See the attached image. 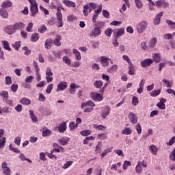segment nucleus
Wrapping results in <instances>:
<instances>
[{"instance_id": "obj_47", "label": "nucleus", "mask_w": 175, "mask_h": 175, "mask_svg": "<svg viewBox=\"0 0 175 175\" xmlns=\"http://www.w3.org/2000/svg\"><path fill=\"white\" fill-rule=\"evenodd\" d=\"M68 142H69V140L65 138L58 140V142L59 143V144H61V146H66V144H68Z\"/></svg>"}, {"instance_id": "obj_27", "label": "nucleus", "mask_w": 175, "mask_h": 175, "mask_svg": "<svg viewBox=\"0 0 175 175\" xmlns=\"http://www.w3.org/2000/svg\"><path fill=\"white\" fill-rule=\"evenodd\" d=\"M149 150L150 151V152L153 154V155H157V152H158V148H157V146H154V145H150L149 146Z\"/></svg>"}, {"instance_id": "obj_51", "label": "nucleus", "mask_w": 175, "mask_h": 175, "mask_svg": "<svg viewBox=\"0 0 175 175\" xmlns=\"http://www.w3.org/2000/svg\"><path fill=\"white\" fill-rule=\"evenodd\" d=\"M6 144V137H3L0 139V148H3Z\"/></svg>"}, {"instance_id": "obj_37", "label": "nucleus", "mask_w": 175, "mask_h": 175, "mask_svg": "<svg viewBox=\"0 0 175 175\" xmlns=\"http://www.w3.org/2000/svg\"><path fill=\"white\" fill-rule=\"evenodd\" d=\"M77 126H79L77 125V124L75 123V122H71L69 124V128H70V131H75V129H76L77 128Z\"/></svg>"}, {"instance_id": "obj_14", "label": "nucleus", "mask_w": 175, "mask_h": 175, "mask_svg": "<svg viewBox=\"0 0 175 175\" xmlns=\"http://www.w3.org/2000/svg\"><path fill=\"white\" fill-rule=\"evenodd\" d=\"M87 106H90V107H95L96 105H95V103H94V101L92 100H88L86 103H83L81 105V107L82 109H84V107H87Z\"/></svg>"}, {"instance_id": "obj_21", "label": "nucleus", "mask_w": 175, "mask_h": 175, "mask_svg": "<svg viewBox=\"0 0 175 175\" xmlns=\"http://www.w3.org/2000/svg\"><path fill=\"white\" fill-rule=\"evenodd\" d=\"M0 96L3 97V100H8L9 99V92L6 90H3L0 92Z\"/></svg>"}, {"instance_id": "obj_52", "label": "nucleus", "mask_w": 175, "mask_h": 175, "mask_svg": "<svg viewBox=\"0 0 175 175\" xmlns=\"http://www.w3.org/2000/svg\"><path fill=\"white\" fill-rule=\"evenodd\" d=\"M101 150H102V142H98V144L96 146L95 152L100 153Z\"/></svg>"}, {"instance_id": "obj_49", "label": "nucleus", "mask_w": 175, "mask_h": 175, "mask_svg": "<svg viewBox=\"0 0 175 175\" xmlns=\"http://www.w3.org/2000/svg\"><path fill=\"white\" fill-rule=\"evenodd\" d=\"M111 150L112 148H107L105 149L103 153L101 154V157L102 158H105V157H106V155H107V154H109V152H111Z\"/></svg>"}, {"instance_id": "obj_11", "label": "nucleus", "mask_w": 175, "mask_h": 175, "mask_svg": "<svg viewBox=\"0 0 175 175\" xmlns=\"http://www.w3.org/2000/svg\"><path fill=\"white\" fill-rule=\"evenodd\" d=\"M23 28H25V25L23 22H18L14 25V29L16 31H20L21 29H23Z\"/></svg>"}, {"instance_id": "obj_7", "label": "nucleus", "mask_w": 175, "mask_h": 175, "mask_svg": "<svg viewBox=\"0 0 175 175\" xmlns=\"http://www.w3.org/2000/svg\"><path fill=\"white\" fill-rule=\"evenodd\" d=\"M153 63L152 59H146L140 62L141 66L142 68H147L152 65Z\"/></svg>"}, {"instance_id": "obj_6", "label": "nucleus", "mask_w": 175, "mask_h": 175, "mask_svg": "<svg viewBox=\"0 0 175 175\" xmlns=\"http://www.w3.org/2000/svg\"><path fill=\"white\" fill-rule=\"evenodd\" d=\"M53 75V71H51V68H50V67H48L46 71V79L47 83H51V81H53V80L54 79L53 77H51Z\"/></svg>"}, {"instance_id": "obj_46", "label": "nucleus", "mask_w": 175, "mask_h": 175, "mask_svg": "<svg viewBox=\"0 0 175 175\" xmlns=\"http://www.w3.org/2000/svg\"><path fill=\"white\" fill-rule=\"evenodd\" d=\"M135 6H136V8H137V9H142L143 8V3H142V1L135 0Z\"/></svg>"}, {"instance_id": "obj_24", "label": "nucleus", "mask_w": 175, "mask_h": 175, "mask_svg": "<svg viewBox=\"0 0 175 175\" xmlns=\"http://www.w3.org/2000/svg\"><path fill=\"white\" fill-rule=\"evenodd\" d=\"M61 36L57 35L55 37L54 41H53V44H55V46H57V47H59V46H61Z\"/></svg>"}, {"instance_id": "obj_53", "label": "nucleus", "mask_w": 175, "mask_h": 175, "mask_svg": "<svg viewBox=\"0 0 175 175\" xmlns=\"http://www.w3.org/2000/svg\"><path fill=\"white\" fill-rule=\"evenodd\" d=\"M136 173L140 174L142 173V166L140 165V161H139L135 167Z\"/></svg>"}, {"instance_id": "obj_17", "label": "nucleus", "mask_w": 175, "mask_h": 175, "mask_svg": "<svg viewBox=\"0 0 175 175\" xmlns=\"http://www.w3.org/2000/svg\"><path fill=\"white\" fill-rule=\"evenodd\" d=\"M63 3L68 8H76V3L69 0H64Z\"/></svg>"}, {"instance_id": "obj_23", "label": "nucleus", "mask_w": 175, "mask_h": 175, "mask_svg": "<svg viewBox=\"0 0 175 175\" xmlns=\"http://www.w3.org/2000/svg\"><path fill=\"white\" fill-rule=\"evenodd\" d=\"M51 44H53V39L48 38L45 41L44 48L49 50L51 49Z\"/></svg>"}, {"instance_id": "obj_33", "label": "nucleus", "mask_w": 175, "mask_h": 175, "mask_svg": "<svg viewBox=\"0 0 175 175\" xmlns=\"http://www.w3.org/2000/svg\"><path fill=\"white\" fill-rule=\"evenodd\" d=\"M39 40V33H34L31 36V42H38Z\"/></svg>"}, {"instance_id": "obj_44", "label": "nucleus", "mask_w": 175, "mask_h": 175, "mask_svg": "<svg viewBox=\"0 0 175 175\" xmlns=\"http://www.w3.org/2000/svg\"><path fill=\"white\" fill-rule=\"evenodd\" d=\"M9 150H10V151H12L13 152H16V154H20L21 152L20 151V150L14 148L13 145L10 144L9 146Z\"/></svg>"}, {"instance_id": "obj_40", "label": "nucleus", "mask_w": 175, "mask_h": 175, "mask_svg": "<svg viewBox=\"0 0 175 175\" xmlns=\"http://www.w3.org/2000/svg\"><path fill=\"white\" fill-rule=\"evenodd\" d=\"M51 133H52L51 130H50V129H46V130H44V131L42 132V136L43 137H46V136H50V135H51Z\"/></svg>"}, {"instance_id": "obj_34", "label": "nucleus", "mask_w": 175, "mask_h": 175, "mask_svg": "<svg viewBox=\"0 0 175 175\" xmlns=\"http://www.w3.org/2000/svg\"><path fill=\"white\" fill-rule=\"evenodd\" d=\"M122 135H132V129L129 127H126L122 131Z\"/></svg>"}, {"instance_id": "obj_1", "label": "nucleus", "mask_w": 175, "mask_h": 175, "mask_svg": "<svg viewBox=\"0 0 175 175\" xmlns=\"http://www.w3.org/2000/svg\"><path fill=\"white\" fill-rule=\"evenodd\" d=\"M30 3V12L31 17H35L39 13V8H38V2L36 0H28Z\"/></svg>"}, {"instance_id": "obj_63", "label": "nucleus", "mask_w": 175, "mask_h": 175, "mask_svg": "<svg viewBox=\"0 0 175 175\" xmlns=\"http://www.w3.org/2000/svg\"><path fill=\"white\" fill-rule=\"evenodd\" d=\"M5 84L7 85H10V84H12V77H10V76L5 77Z\"/></svg>"}, {"instance_id": "obj_5", "label": "nucleus", "mask_w": 175, "mask_h": 175, "mask_svg": "<svg viewBox=\"0 0 175 175\" xmlns=\"http://www.w3.org/2000/svg\"><path fill=\"white\" fill-rule=\"evenodd\" d=\"M102 35V30H100L98 27H94L92 32L90 33V36L92 38H98Z\"/></svg>"}, {"instance_id": "obj_54", "label": "nucleus", "mask_w": 175, "mask_h": 175, "mask_svg": "<svg viewBox=\"0 0 175 175\" xmlns=\"http://www.w3.org/2000/svg\"><path fill=\"white\" fill-rule=\"evenodd\" d=\"M159 94H161V90H153L152 92H150V95L153 97L158 96Z\"/></svg>"}, {"instance_id": "obj_64", "label": "nucleus", "mask_w": 175, "mask_h": 175, "mask_svg": "<svg viewBox=\"0 0 175 175\" xmlns=\"http://www.w3.org/2000/svg\"><path fill=\"white\" fill-rule=\"evenodd\" d=\"M135 129L138 135L142 134V125H140L139 123L135 126Z\"/></svg>"}, {"instance_id": "obj_28", "label": "nucleus", "mask_w": 175, "mask_h": 175, "mask_svg": "<svg viewBox=\"0 0 175 175\" xmlns=\"http://www.w3.org/2000/svg\"><path fill=\"white\" fill-rule=\"evenodd\" d=\"M73 54H75L77 61L81 60V54L80 53V52H79V51H77V49H73Z\"/></svg>"}, {"instance_id": "obj_2", "label": "nucleus", "mask_w": 175, "mask_h": 175, "mask_svg": "<svg viewBox=\"0 0 175 175\" xmlns=\"http://www.w3.org/2000/svg\"><path fill=\"white\" fill-rule=\"evenodd\" d=\"M148 25V23L146 21H142L138 25H137V31L138 33H143L146 29H147V27Z\"/></svg>"}, {"instance_id": "obj_58", "label": "nucleus", "mask_w": 175, "mask_h": 175, "mask_svg": "<svg viewBox=\"0 0 175 175\" xmlns=\"http://www.w3.org/2000/svg\"><path fill=\"white\" fill-rule=\"evenodd\" d=\"M73 164V161H67L63 166V169H68L70 166H72Z\"/></svg>"}, {"instance_id": "obj_38", "label": "nucleus", "mask_w": 175, "mask_h": 175, "mask_svg": "<svg viewBox=\"0 0 175 175\" xmlns=\"http://www.w3.org/2000/svg\"><path fill=\"white\" fill-rule=\"evenodd\" d=\"M93 128H94V129H97V131H103V129H106V127L102 124H93Z\"/></svg>"}, {"instance_id": "obj_20", "label": "nucleus", "mask_w": 175, "mask_h": 175, "mask_svg": "<svg viewBox=\"0 0 175 175\" xmlns=\"http://www.w3.org/2000/svg\"><path fill=\"white\" fill-rule=\"evenodd\" d=\"M100 62H101L103 66H104V67L109 66V59L105 56H102L100 57Z\"/></svg>"}, {"instance_id": "obj_43", "label": "nucleus", "mask_w": 175, "mask_h": 175, "mask_svg": "<svg viewBox=\"0 0 175 175\" xmlns=\"http://www.w3.org/2000/svg\"><path fill=\"white\" fill-rule=\"evenodd\" d=\"M128 69V75H130L131 76H133V75H135L134 66H129Z\"/></svg>"}, {"instance_id": "obj_36", "label": "nucleus", "mask_w": 175, "mask_h": 175, "mask_svg": "<svg viewBox=\"0 0 175 175\" xmlns=\"http://www.w3.org/2000/svg\"><path fill=\"white\" fill-rule=\"evenodd\" d=\"M166 23L167 24H168L170 28H171V29H175V22L170 21L169 19L166 20Z\"/></svg>"}, {"instance_id": "obj_9", "label": "nucleus", "mask_w": 175, "mask_h": 175, "mask_svg": "<svg viewBox=\"0 0 175 175\" xmlns=\"http://www.w3.org/2000/svg\"><path fill=\"white\" fill-rule=\"evenodd\" d=\"M129 118L131 124H137V116L136 114L131 112L129 115Z\"/></svg>"}, {"instance_id": "obj_62", "label": "nucleus", "mask_w": 175, "mask_h": 175, "mask_svg": "<svg viewBox=\"0 0 175 175\" xmlns=\"http://www.w3.org/2000/svg\"><path fill=\"white\" fill-rule=\"evenodd\" d=\"M157 44V38H152L150 42V47H155Z\"/></svg>"}, {"instance_id": "obj_13", "label": "nucleus", "mask_w": 175, "mask_h": 175, "mask_svg": "<svg viewBox=\"0 0 175 175\" xmlns=\"http://www.w3.org/2000/svg\"><path fill=\"white\" fill-rule=\"evenodd\" d=\"M163 16V12H161L159 14L156 15L155 19H154V24L155 25H159L161 23V18H162V16Z\"/></svg>"}, {"instance_id": "obj_22", "label": "nucleus", "mask_w": 175, "mask_h": 175, "mask_svg": "<svg viewBox=\"0 0 175 175\" xmlns=\"http://www.w3.org/2000/svg\"><path fill=\"white\" fill-rule=\"evenodd\" d=\"M20 103L28 106L29 105H31V99L27 98V97H23L20 100Z\"/></svg>"}, {"instance_id": "obj_25", "label": "nucleus", "mask_w": 175, "mask_h": 175, "mask_svg": "<svg viewBox=\"0 0 175 175\" xmlns=\"http://www.w3.org/2000/svg\"><path fill=\"white\" fill-rule=\"evenodd\" d=\"M0 16L3 17V18H8L9 17V14L6 10L0 9Z\"/></svg>"}, {"instance_id": "obj_31", "label": "nucleus", "mask_w": 175, "mask_h": 175, "mask_svg": "<svg viewBox=\"0 0 175 175\" xmlns=\"http://www.w3.org/2000/svg\"><path fill=\"white\" fill-rule=\"evenodd\" d=\"M57 12L56 13L57 18L58 21H62V13L61 12V8H57Z\"/></svg>"}, {"instance_id": "obj_42", "label": "nucleus", "mask_w": 175, "mask_h": 175, "mask_svg": "<svg viewBox=\"0 0 175 175\" xmlns=\"http://www.w3.org/2000/svg\"><path fill=\"white\" fill-rule=\"evenodd\" d=\"M118 69V66L114 64V65H113L111 68H109L108 69V72H109V73H113V72L117 71Z\"/></svg>"}, {"instance_id": "obj_48", "label": "nucleus", "mask_w": 175, "mask_h": 175, "mask_svg": "<svg viewBox=\"0 0 175 175\" xmlns=\"http://www.w3.org/2000/svg\"><path fill=\"white\" fill-rule=\"evenodd\" d=\"M38 31L40 32V33H44V32L47 31V27L46 25H42L38 29Z\"/></svg>"}, {"instance_id": "obj_50", "label": "nucleus", "mask_w": 175, "mask_h": 175, "mask_svg": "<svg viewBox=\"0 0 175 175\" xmlns=\"http://www.w3.org/2000/svg\"><path fill=\"white\" fill-rule=\"evenodd\" d=\"M53 88H54V85L53 83L48 85L46 90V94H51V91L53 90Z\"/></svg>"}, {"instance_id": "obj_60", "label": "nucleus", "mask_w": 175, "mask_h": 175, "mask_svg": "<svg viewBox=\"0 0 175 175\" xmlns=\"http://www.w3.org/2000/svg\"><path fill=\"white\" fill-rule=\"evenodd\" d=\"M23 50H25V55H31V53H32V51L30 49H28L27 46H24L23 48Z\"/></svg>"}, {"instance_id": "obj_35", "label": "nucleus", "mask_w": 175, "mask_h": 175, "mask_svg": "<svg viewBox=\"0 0 175 175\" xmlns=\"http://www.w3.org/2000/svg\"><path fill=\"white\" fill-rule=\"evenodd\" d=\"M167 3H165V0H159L156 2V6L157 8H162V6H166Z\"/></svg>"}, {"instance_id": "obj_30", "label": "nucleus", "mask_w": 175, "mask_h": 175, "mask_svg": "<svg viewBox=\"0 0 175 175\" xmlns=\"http://www.w3.org/2000/svg\"><path fill=\"white\" fill-rule=\"evenodd\" d=\"M29 116L31 118V120L33 122H38V118L36 117V116H35V114L33 113V111L32 110H29Z\"/></svg>"}, {"instance_id": "obj_26", "label": "nucleus", "mask_w": 175, "mask_h": 175, "mask_svg": "<svg viewBox=\"0 0 175 175\" xmlns=\"http://www.w3.org/2000/svg\"><path fill=\"white\" fill-rule=\"evenodd\" d=\"M12 2L10 1H5L1 3V8H3V9H7V8H12Z\"/></svg>"}, {"instance_id": "obj_19", "label": "nucleus", "mask_w": 175, "mask_h": 175, "mask_svg": "<svg viewBox=\"0 0 175 175\" xmlns=\"http://www.w3.org/2000/svg\"><path fill=\"white\" fill-rule=\"evenodd\" d=\"M152 62H155L156 64H159L161 62V54L154 53L152 55Z\"/></svg>"}, {"instance_id": "obj_61", "label": "nucleus", "mask_w": 175, "mask_h": 175, "mask_svg": "<svg viewBox=\"0 0 175 175\" xmlns=\"http://www.w3.org/2000/svg\"><path fill=\"white\" fill-rule=\"evenodd\" d=\"M131 165H132L131 161H125L123 165L124 170H126L128 169V166H131Z\"/></svg>"}, {"instance_id": "obj_12", "label": "nucleus", "mask_w": 175, "mask_h": 175, "mask_svg": "<svg viewBox=\"0 0 175 175\" xmlns=\"http://www.w3.org/2000/svg\"><path fill=\"white\" fill-rule=\"evenodd\" d=\"M68 87V83L65 81L60 82L59 84L57 85V92L58 91H64V90H66Z\"/></svg>"}, {"instance_id": "obj_29", "label": "nucleus", "mask_w": 175, "mask_h": 175, "mask_svg": "<svg viewBox=\"0 0 175 175\" xmlns=\"http://www.w3.org/2000/svg\"><path fill=\"white\" fill-rule=\"evenodd\" d=\"M94 27L96 28H98L100 30L103 29V28H105V22H102V21L97 22L94 25Z\"/></svg>"}, {"instance_id": "obj_8", "label": "nucleus", "mask_w": 175, "mask_h": 175, "mask_svg": "<svg viewBox=\"0 0 175 175\" xmlns=\"http://www.w3.org/2000/svg\"><path fill=\"white\" fill-rule=\"evenodd\" d=\"M165 103H166V98H160V101L157 103V107H159V109H161V110H165V109H166Z\"/></svg>"}, {"instance_id": "obj_18", "label": "nucleus", "mask_w": 175, "mask_h": 175, "mask_svg": "<svg viewBox=\"0 0 175 175\" xmlns=\"http://www.w3.org/2000/svg\"><path fill=\"white\" fill-rule=\"evenodd\" d=\"M66 123L65 122H62L58 126V131L60 133H64L66 131Z\"/></svg>"}, {"instance_id": "obj_39", "label": "nucleus", "mask_w": 175, "mask_h": 175, "mask_svg": "<svg viewBox=\"0 0 175 175\" xmlns=\"http://www.w3.org/2000/svg\"><path fill=\"white\" fill-rule=\"evenodd\" d=\"M2 44H3V47L5 50H8V51H11L12 49H10V45L9 44V42L2 41Z\"/></svg>"}, {"instance_id": "obj_59", "label": "nucleus", "mask_w": 175, "mask_h": 175, "mask_svg": "<svg viewBox=\"0 0 175 175\" xmlns=\"http://www.w3.org/2000/svg\"><path fill=\"white\" fill-rule=\"evenodd\" d=\"M138 104H139V100L137 99V97L133 96V100H132L133 106H137Z\"/></svg>"}, {"instance_id": "obj_45", "label": "nucleus", "mask_w": 175, "mask_h": 175, "mask_svg": "<svg viewBox=\"0 0 175 175\" xmlns=\"http://www.w3.org/2000/svg\"><path fill=\"white\" fill-rule=\"evenodd\" d=\"M12 47H14L15 50H17V51H18V49L21 47V42L18 41V42H16L14 44H12Z\"/></svg>"}, {"instance_id": "obj_3", "label": "nucleus", "mask_w": 175, "mask_h": 175, "mask_svg": "<svg viewBox=\"0 0 175 175\" xmlns=\"http://www.w3.org/2000/svg\"><path fill=\"white\" fill-rule=\"evenodd\" d=\"M90 96L94 102H102L103 100V94H100L96 92H91Z\"/></svg>"}, {"instance_id": "obj_10", "label": "nucleus", "mask_w": 175, "mask_h": 175, "mask_svg": "<svg viewBox=\"0 0 175 175\" xmlns=\"http://www.w3.org/2000/svg\"><path fill=\"white\" fill-rule=\"evenodd\" d=\"M110 111H111V109L110 107H105L103 109V113L101 114V117L105 120L106 117L110 114Z\"/></svg>"}, {"instance_id": "obj_15", "label": "nucleus", "mask_w": 175, "mask_h": 175, "mask_svg": "<svg viewBox=\"0 0 175 175\" xmlns=\"http://www.w3.org/2000/svg\"><path fill=\"white\" fill-rule=\"evenodd\" d=\"M117 31L114 33V38H120V36H122L124 33H125L124 28H120L116 30Z\"/></svg>"}, {"instance_id": "obj_32", "label": "nucleus", "mask_w": 175, "mask_h": 175, "mask_svg": "<svg viewBox=\"0 0 175 175\" xmlns=\"http://www.w3.org/2000/svg\"><path fill=\"white\" fill-rule=\"evenodd\" d=\"M95 88H100L103 85V82L102 81H95L93 83Z\"/></svg>"}, {"instance_id": "obj_4", "label": "nucleus", "mask_w": 175, "mask_h": 175, "mask_svg": "<svg viewBox=\"0 0 175 175\" xmlns=\"http://www.w3.org/2000/svg\"><path fill=\"white\" fill-rule=\"evenodd\" d=\"M1 169L4 175H10L12 173L11 170L8 167V163L6 161L2 163Z\"/></svg>"}, {"instance_id": "obj_55", "label": "nucleus", "mask_w": 175, "mask_h": 175, "mask_svg": "<svg viewBox=\"0 0 175 175\" xmlns=\"http://www.w3.org/2000/svg\"><path fill=\"white\" fill-rule=\"evenodd\" d=\"M82 136H88L91 135V130H85L80 132Z\"/></svg>"}, {"instance_id": "obj_16", "label": "nucleus", "mask_w": 175, "mask_h": 175, "mask_svg": "<svg viewBox=\"0 0 175 175\" xmlns=\"http://www.w3.org/2000/svg\"><path fill=\"white\" fill-rule=\"evenodd\" d=\"M5 32L8 35H13V33L16 32V30L14 29V26H7L5 28Z\"/></svg>"}, {"instance_id": "obj_41", "label": "nucleus", "mask_w": 175, "mask_h": 175, "mask_svg": "<svg viewBox=\"0 0 175 175\" xmlns=\"http://www.w3.org/2000/svg\"><path fill=\"white\" fill-rule=\"evenodd\" d=\"M88 9H90V6L88 5H85L83 6V13L85 17H87V16L89 14Z\"/></svg>"}, {"instance_id": "obj_57", "label": "nucleus", "mask_w": 175, "mask_h": 175, "mask_svg": "<svg viewBox=\"0 0 175 175\" xmlns=\"http://www.w3.org/2000/svg\"><path fill=\"white\" fill-rule=\"evenodd\" d=\"M105 33L107 36L110 38V36H111V34L113 33V29L111 28H108L105 30Z\"/></svg>"}, {"instance_id": "obj_56", "label": "nucleus", "mask_w": 175, "mask_h": 175, "mask_svg": "<svg viewBox=\"0 0 175 175\" xmlns=\"http://www.w3.org/2000/svg\"><path fill=\"white\" fill-rule=\"evenodd\" d=\"M63 62H65L67 65H70V64H72V61L67 56L63 57Z\"/></svg>"}]
</instances>
